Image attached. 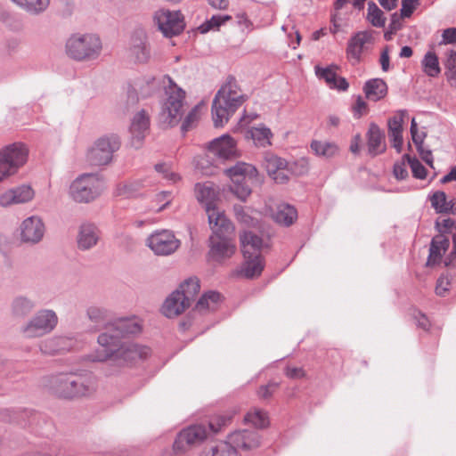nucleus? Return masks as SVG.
I'll return each mask as SVG.
<instances>
[{
    "label": "nucleus",
    "mask_w": 456,
    "mask_h": 456,
    "mask_svg": "<svg viewBox=\"0 0 456 456\" xmlns=\"http://www.w3.org/2000/svg\"><path fill=\"white\" fill-rule=\"evenodd\" d=\"M212 235L208 239L210 261L221 264L231 258L236 251L235 229L226 216H210Z\"/></svg>",
    "instance_id": "nucleus-1"
},
{
    "label": "nucleus",
    "mask_w": 456,
    "mask_h": 456,
    "mask_svg": "<svg viewBox=\"0 0 456 456\" xmlns=\"http://www.w3.org/2000/svg\"><path fill=\"white\" fill-rule=\"evenodd\" d=\"M231 421L232 417L215 416L207 424L200 423L183 429L174 442L175 452L183 453L191 447L200 444L210 434L216 435Z\"/></svg>",
    "instance_id": "nucleus-2"
},
{
    "label": "nucleus",
    "mask_w": 456,
    "mask_h": 456,
    "mask_svg": "<svg viewBox=\"0 0 456 456\" xmlns=\"http://www.w3.org/2000/svg\"><path fill=\"white\" fill-rule=\"evenodd\" d=\"M98 344L100 348L91 356L94 362H105L112 359L132 363L142 355V348L138 344L125 342L119 345L118 336L102 333L98 337Z\"/></svg>",
    "instance_id": "nucleus-3"
},
{
    "label": "nucleus",
    "mask_w": 456,
    "mask_h": 456,
    "mask_svg": "<svg viewBox=\"0 0 456 456\" xmlns=\"http://www.w3.org/2000/svg\"><path fill=\"white\" fill-rule=\"evenodd\" d=\"M245 100V96L238 93L235 77H229L226 84L218 90L212 102L214 126L216 127L223 126L224 121H227L228 116L234 113Z\"/></svg>",
    "instance_id": "nucleus-4"
},
{
    "label": "nucleus",
    "mask_w": 456,
    "mask_h": 456,
    "mask_svg": "<svg viewBox=\"0 0 456 456\" xmlns=\"http://www.w3.org/2000/svg\"><path fill=\"white\" fill-rule=\"evenodd\" d=\"M169 85L166 87L167 98L159 114L158 124L161 129L175 126L183 115L185 92L167 76Z\"/></svg>",
    "instance_id": "nucleus-5"
},
{
    "label": "nucleus",
    "mask_w": 456,
    "mask_h": 456,
    "mask_svg": "<svg viewBox=\"0 0 456 456\" xmlns=\"http://www.w3.org/2000/svg\"><path fill=\"white\" fill-rule=\"evenodd\" d=\"M50 388L57 396L65 399L87 395L94 391V387L86 384L83 378L67 373L53 376L50 380Z\"/></svg>",
    "instance_id": "nucleus-6"
},
{
    "label": "nucleus",
    "mask_w": 456,
    "mask_h": 456,
    "mask_svg": "<svg viewBox=\"0 0 456 456\" xmlns=\"http://www.w3.org/2000/svg\"><path fill=\"white\" fill-rule=\"evenodd\" d=\"M102 49L100 37L94 34L73 35L66 44L69 56L77 61L97 58Z\"/></svg>",
    "instance_id": "nucleus-7"
},
{
    "label": "nucleus",
    "mask_w": 456,
    "mask_h": 456,
    "mask_svg": "<svg viewBox=\"0 0 456 456\" xmlns=\"http://www.w3.org/2000/svg\"><path fill=\"white\" fill-rule=\"evenodd\" d=\"M103 190V183L95 175L86 174L77 178L70 185L69 194L77 202H89Z\"/></svg>",
    "instance_id": "nucleus-8"
},
{
    "label": "nucleus",
    "mask_w": 456,
    "mask_h": 456,
    "mask_svg": "<svg viewBox=\"0 0 456 456\" xmlns=\"http://www.w3.org/2000/svg\"><path fill=\"white\" fill-rule=\"evenodd\" d=\"M120 142L115 134L99 138L94 145L88 151L87 161L94 166H102L109 164L113 153L118 150Z\"/></svg>",
    "instance_id": "nucleus-9"
},
{
    "label": "nucleus",
    "mask_w": 456,
    "mask_h": 456,
    "mask_svg": "<svg viewBox=\"0 0 456 456\" xmlns=\"http://www.w3.org/2000/svg\"><path fill=\"white\" fill-rule=\"evenodd\" d=\"M153 20L163 36L167 38L179 36L186 26L180 11L159 10L155 12Z\"/></svg>",
    "instance_id": "nucleus-10"
},
{
    "label": "nucleus",
    "mask_w": 456,
    "mask_h": 456,
    "mask_svg": "<svg viewBox=\"0 0 456 456\" xmlns=\"http://www.w3.org/2000/svg\"><path fill=\"white\" fill-rule=\"evenodd\" d=\"M58 322L57 315L51 310L38 312L23 328L26 338H37L52 331Z\"/></svg>",
    "instance_id": "nucleus-11"
},
{
    "label": "nucleus",
    "mask_w": 456,
    "mask_h": 456,
    "mask_svg": "<svg viewBox=\"0 0 456 456\" xmlns=\"http://www.w3.org/2000/svg\"><path fill=\"white\" fill-rule=\"evenodd\" d=\"M149 248L159 256H168L175 252L181 245L173 232L168 230L156 231L147 239Z\"/></svg>",
    "instance_id": "nucleus-12"
},
{
    "label": "nucleus",
    "mask_w": 456,
    "mask_h": 456,
    "mask_svg": "<svg viewBox=\"0 0 456 456\" xmlns=\"http://www.w3.org/2000/svg\"><path fill=\"white\" fill-rule=\"evenodd\" d=\"M28 148L20 142L7 144L0 149V158L18 174L28 159Z\"/></svg>",
    "instance_id": "nucleus-13"
},
{
    "label": "nucleus",
    "mask_w": 456,
    "mask_h": 456,
    "mask_svg": "<svg viewBox=\"0 0 456 456\" xmlns=\"http://www.w3.org/2000/svg\"><path fill=\"white\" fill-rule=\"evenodd\" d=\"M208 155H213L220 162L235 159L239 157L235 140L229 134H224L212 140L208 146Z\"/></svg>",
    "instance_id": "nucleus-14"
},
{
    "label": "nucleus",
    "mask_w": 456,
    "mask_h": 456,
    "mask_svg": "<svg viewBox=\"0 0 456 456\" xmlns=\"http://www.w3.org/2000/svg\"><path fill=\"white\" fill-rule=\"evenodd\" d=\"M195 196L199 202L204 204L206 212L208 216V223H210V216L214 214L216 216H225L216 208V200H218L219 192L216 190V186L211 182L195 184Z\"/></svg>",
    "instance_id": "nucleus-15"
},
{
    "label": "nucleus",
    "mask_w": 456,
    "mask_h": 456,
    "mask_svg": "<svg viewBox=\"0 0 456 456\" xmlns=\"http://www.w3.org/2000/svg\"><path fill=\"white\" fill-rule=\"evenodd\" d=\"M35 197L34 189L28 184L10 188L0 194V206L9 208L12 205L24 204Z\"/></svg>",
    "instance_id": "nucleus-16"
},
{
    "label": "nucleus",
    "mask_w": 456,
    "mask_h": 456,
    "mask_svg": "<svg viewBox=\"0 0 456 456\" xmlns=\"http://www.w3.org/2000/svg\"><path fill=\"white\" fill-rule=\"evenodd\" d=\"M238 451L249 452L260 446L261 436L256 429H240L232 432L227 437Z\"/></svg>",
    "instance_id": "nucleus-17"
},
{
    "label": "nucleus",
    "mask_w": 456,
    "mask_h": 456,
    "mask_svg": "<svg viewBox=\"0 0 456 456\" xmlns=\"http://www.w3.org/2000/svg\"><path fill=\"white\" fill-rule=\"evenodd\" d=\"M106 331L109 335L118 336V341L121 338H126L130 335L140 333L141 323L140 320L136 318L120 319L114 323H108L104 325Z\"/></svg>",
    "instance_id": "nucleus-18"
},
{
    "label": "nucleus",
    "mask_w": 456,
    "mask_h": 456,
    "mask_svg": "<svg viewBox=\"0 0 456 456\" xmlns=\"http://www.w3.org/2000/svg\"><path fill=\"white\" fill-rule=\"evenodd\" d=\"M368 154L371 158L384 153L387 150L385 133L375 123H370L366 134Z\"/></svg>",
    "instance_id": "nucleus-19"
},
{
    "label": "nucleus",
    "mask_w": 456,
    "mask_h": 456,
    "mask_svg": "<svg viewBox=\"0 0 456 456\" xmlns=\"http://www.w3.org/2000/svg\"><path fill=\"white\" fill-rule=\"evenodd\" d=\"M21 239L26 242H38L44 235L45 225L37 216L25 219L21 224Z\"/></svg>",
    "instance_id": "nucleus-20"
},
{
    "label": "nucleus",
    "mask_w": 456,
    "mask_h": 456,
    "mask_svg": "<svg viewBox=\"0 0 456 456\" xmlns=\"http://www.w3.org/2000/svg\"><path fill=\"white\" fill-rule=\"evenodd\" d=\"M337 66L330 65L326 68L315 67V74L320 79H323L332 89L338 91H346L349 84L345 77H338L336 72Z\"/></svg>",
    "instance_id": "nucleus-21"
},
{
    "label": "nucleus",
    "mask_w": 456,
    "mask_h": 456,
    "mask_svg": "<svg viewBox=\"0 0 456 456\" xmlns=\"http://www.w3.org/2000/svg\"><path fill=\"white\" fill-rule=\"evenodd\" d=\"M450 247V240L446 235L436 234L431 240L429 245V255L426 265L432 267L440 264L444 254Z\"/></svg>",
    "instance_id": "nucleus-22"
},
{
    "label": "nucleus",
    "mask_w": 456,
    "mask_h": 456,
    "mask_svg": "<svg viewBox=\"0 0 456 456\" xmlns=\"http://www.w3.org/2000/svg\"><path fill=\"white\" fill-rule=\"evenodd\" d=\"M224 174L232 183H239L244 180H257L258 171L250 164L237 162L234 166L224 169Z\"/></svg>",
    "instance_id": "nucleus-23"
},
{
    "label": "nucleus",
    "mask_w": 456,
    "mask_h": 456,
    "mask_svg": "<svg viewBox=\"0 0 456 456\" xmlns=\"http://www.w3.org/2000/svg\"><path fill=\"white\" fill-rule=\"evenodd\" d=\"M189 307L183 296L176 289L164 302L162 313L165 316L172 318L181 314Z\"/></svg>",
    "instance_id": "nucleus-24"
},
{
    "label": "nucleus",
    "mask_w": 456,
    "mask_h": 456,
    "mask_svg": "<svg viewBox=\"0 0 456 456\" xmlns=\"http://www.w3.org/2000/svg\"><path fill=\"white\" fill-rule=\"evenodd\" d=\"M248 256L249 257H244L240 273L248 279L257 278L261 275L265 268L264 257L261 253L248 254Z\"/></svg>",
    "instance_id": "nucleus-25"
},
{
    "label": "nucleus",
    "mask_w": 456,
    "mask_h": 456,
    "mask_svg": "<svg viewBox=\"0 0 456 456\" xmlns=\"http://www.w3.org/2000/svg\"><path fill=\"white\" fill-rule=\"evenodd\" d=\"M401 116H394L388 119V135L392 142V147H394L398 153L403 149V116L405 110L400 111Z\"/></svg>",
    "instance_id": "nucleus-26"
},
{
    "label": "nucleus",
    "mask_w": 456,
    "mask_h": 456,
    "mask_svg": "<svg viewBox=\"0 0 456 456\" xmlns=\"http://www.w3.org/2000/svg\"><path fill=\"white\" fill-rule=\"evenodd\" d=\"M240 241L243 257H249L248 254L260 253L263 248V240L251 231H244L240 234Z\"/></svg>",
    "instance_id": "nucleus-27"
},
{
    "label": "nucleus",
    "mask_w": 456,
    "mask_h": 456,
    "mask_svg": "<svg viewBox=\"0 0 456 456\" xmlns=\"http://www.w3.org/2000/svg\"><path fill=\"white\" fill-rule=\"evenodd\" d=\"M370 39L371 36L367 31H360L354 34L347 44V56L354 59L356 62H359L364 45L370 41Z\"/></svg>",
    "instance_id": "nucleus-28"
},
{
    "label": "nucleus",
    "mask_w": 456,
    "mask_h": 456,
    "mask_svg": "<svg viewBox=\"0 0 456 456\" xmlns=\"http://www.w3.org/2000/svg\"><path fill=\"white\" fill-rule=\"evenodd\" d=\"M428 200L436 214L451 215L456 206L455 200H448L446 193L443 191L433 192L428 196Z\"/></svg>",
    "instance_id": "nucleus-29"
},
{
    "label": "nucleus",
    "mask_w": 456,
    "mask_h": 456,
    "mask_svg": "<svg viewBox=\"0 0 456 456\" xmlns=\"http://www.w3.org/2000/svg\"><path fill=\"white\" fill-rule=\"evenodd\" d=\"M363 92L369 100L377 102L387 95V85L381 78H372L365 82Z\"/></svg>",
    "instance_id": "nucleus-30"
},
{
    "label": "nucleus",
    "mask_w": 456,
    "mask_h": 456,
    "mask_svg": "<svg viewBox=\"0 0 456 456\" xmlns=\"http://www.w3.org/2000/svg\"><path fill=\"white\" fill-rule=\"evenodd\" d=\"M127 58L131 62L138 63L142 53V30L136 29L128 38L126 48Z\"/></svg>",
    "instance_id": "nucleus-31"
},
{
    "label": "nucleus",
    "mask_w": 456,
    "mask_h": 456,
    "mask_svg": "<svg viewBox=\"0 0 456 456\" xmlns=\"http://www.w3.org/2000/svg\"><path fill=\"white\" fill-rule=\"evenodd\" d=\"M99 239L98 230L93 224H83L80 227L77 237V244L79 248L88 249L94 246Z\"/></svg>",
    "instance_id": "nucleus-32"
},
{
    "label": "nucleus",
    "mask_w": 456,
    "mask_h": 456,
    "mask_svg": "<svg viewBox=\"0 0 456 456\" xmlns=\"http://www.w3.org/2000/svg\"><path fill=\"white\" fill-rule=\"evenodd\" d=\"M222 299L223 296L221 293L214 290L207 291L200 297L194 310L200 313L207 310L215 311Z\"/></svg>",
    "instance_id": "nucleus-33"
},
{
    "label": "nucleus",
    "mask_w": 456,
    "mask_h": 456,
    "mask_svg": "<svg viewBox=\"0 0 456 456\" xmlns=\"http://www.w3.org/2000/svg\"><path fill=\"white\" fill-rule=\"evenodd\" d=\"M276 223L284 226L291 225L297 217V209L289 204H280L273 214Z\"/></svg>",
    "instance_id": "nucleus-34"
},
{
    "label": "nucleus",
    "mask_w": 456,
    "mask_h": 456,
    "mask_svg": "<svg viewBox=\"0 0 456 456\" xmlns=\"http://www.w3.org/2000/svg\"><path fill=\"white\" fill-rule=\"evenodd\" d=\"M177 289L191 306L195 296L200 292V280L197 277H190L182 282Z\"/></svg>",
    "instance_id": "nucleus-35"
},
{
    "label": "nucleus",
    "mask_w": 456,
    "mask_h": 456,
    "mask_svg": "<svg viewBox=\"0 0 456 456\" xmlns=\"http://www.w3.org/2000/svg\"><path fill=\"white\" fill-rule=\"evenodd\" d=\"M273 136L268 127H252L247 132V137H250L254 143L258 147H266L271 145L270 139Z\"/></svg>",
    "instance_id": "nucleus-36"
},
{
    "label": "nucleus",
    "mask_w": 456,
    "mask_h": 456,
    "mask_svg": "<svg viewBox=\"0 0 456 456\" xmlns=\"http://www.w3.org/2000/svg\"><path fill=\"white\" fill-rule=\"evenodd\" d=\"M421 65L423 72L430 77H436L441 73L439 60L434 52L428 51L424 55Z\"/></svg>",
    "instance_id": "nucleus-37"
},
{
    "label": "nucleus",
    "mask_w": 456,
    "mask_h": 456,
    "mask_svg": "<svg viewBox=\"0 0 456 456\" xmlns=\"http://www.w3.org/2000/svg\"><path fill=\"white\" fill-rule=\"evenodd\" d=\"M203 454L204 456H240L229 439L211 446L209 449H205Z\"/></svg>",
    "instance_id": "nucleus-38"
},
{
    "label": "nucleus",
    "mask_w": 456,
    "mask_h": 456,
    "mask_svg": "<svg viewBox=\"0 0 456 456\" xmlns=\"http://www.w3.org/2000/svg\"><path fill=\"white\" fill-rule=\"evenodd\" d=\"M310 147L315 155L327 159L334 157L338 152V147L334 142L313 140Z\"/></svg>",
    "instance_id": "nucleus-39"
},
{
    "label": "nucleus",
    "mask_w": 456,
    "mask_h": 456,
    "mask_svg": "<svg viewBox=\"0 0 456 456\" xmlns=\"http://www.w3.org/2000/svg\"><path fill=\"white\" fill-rule=\"evenodd\" d=\"M131 143L135 148H140L142 143V112H137L130 125Z\"/></svg>",
    "instance_id": "nucleus-40"
},
{
    "label": "nucleus",
    "mask_w": 456,
    "mask_h": 456,
    "mask_svg": "<svg viewBox=\"0 0 456 456\" xmlns=\"http://www.w3.org/2000/svg\"><path fill=\"white\" fill-rule=\"evenodd\" d=\"M367 20L376 28H384L387 20L384 12L372 1L368 3Z\"/></svg>",
    "instance_id": "nucleus-41"
},
{
    "label": "nucleus",
    "mask_w": 456,
    "mask_h": 456,
    "mask_svg": "<svg viewBox=\"0 0 456 456\" xmlns=\"http://www.w3.org/2000/svg\"><path fill=\"white\" fill-rule=\"evenodd\" d=\"M244 421L251 423L256 428H265L269 426L267 413L262 410L248 412L244 417Z\"/></svg>",
    "instance_id": "nucleus-42"
},
{
    "label": "nucleus",
    "mask_w": 456,
    "mask_h": 456,
    "mask_svg": "<svg viewBox=\"0 0 456 456\" xmlns=\"http://www.w3.org/2000/svg\"><path fill=\"white\" fill-rule=\"evenodd\" d=\"M230 15H213L209 20L201 24L198 29L201 34L208 33L210 30H218L226 21L231 20Z\"/></svg>",
    "instance_id": "nucleus-43"
},
{
    "label": "nucleus",
    "mask_w": 456,
    "mask_h": 456,
    "mask_svg": "<svg viewBox=\"0 0 456 456\" xmlns=\"http://www.w3.org/2000/svg\"><path fill=\"white\" fill-rule=\"evenodd\" d=\"M265 169L269 175L276 174L279 169H286L287 161L273 153L265 156Z\"/></svg>",
    "instance_id": "nucleus-44"
},
{
    "label": "nucleus",
    "mask_w": 456,
    "mask_h": 456,
    "mask_svg": "<svg viewBox=\"0 0 456 456\" xmlns=\"http://www.w3.org/2000/svg\"><path fill=\"white\" fill-rule=\"evenodd\" d=\"M286 170L295 176L305 175L309 172V160L303 157L293 162H287Z\"/></svg>",
    "instance_id": "nucleus-45"
},
{
    "label": "nucleus",
    "mask_w": 456,
    "mask_h": 456,
    "mask_svg": "<svg viewBox=\"0 0 456 456\" xmlns=\"http://www.w3.org/2000/svg\"><path fill=\"white\" fill-rule=\"evenodd\" d=\"M403 159L406 160L409 164L412 176L417 179H425L428 175L427 168L421 164V162L416 158L412 157L408 153H405L403 156Z\"/></svg>",
    "instance_id": "nucleus-46"
},
{
    "label": "nucleus",
    "mask_w": 456,
    "mask_h": 456,
    "mask_svg": "<svg viewBox=\"0 0 456 456\" xmlns=\"http://www.w3.org/2000/svg\"><path fill=\"white\" fill-rule=\"evenodd\" d=\"M28 12L37 13L46 9L49 0H12Z\"/></svg>",
    "instance_id": "nucleus-47"
},
{
    "label": "nucleus",
    "mask_w": 456,
    "mask_h": 456,
    "mask_svg": "<svg viewBox=\"0 0 456 456\" xmlns=\"http://www.w3.org/2000/svg\"><path fill=\"white\" fill-rule=\"evenodd\" d=\"M256 180H244L243 182L232 183L231 191L237 196L238 199L245 201L252 192L248 183H253Z\"/></svg>",
    "instance_id": "nucleus-48"
},
{
    "label": "nucleus",
    "mask_w": 456,
    "mask_h": 456,
    "mask_svg": "<svg viewBox=\"0 0 456 456\" xmlns=\"http://www.w3.org/2000/svg\"><path fill=\"white\" fill-rule=\"evenodd\" d=\"M435 229L438 234L452 233V230H456V221L450 217L442 220L437 218L435 222Z\"/></svg>",
    "instance_id": "nucleus-49"
},
{
    "label": "nucleus",
    "mask_w": 456,
    "mask_h": 456,
    "mask_svg": "<svg viewBox=\"0 0 456 456\" xmlns=\"http://www.w3.org/2000/svg\"><path fill=\"white\" fill-rule=\"evenodd\" d=\"M33 304L25 297H19L13 303V311L17 315H24L31 311Z\"/></svg>",
    "instance_id": "nucleus-50"
},
{
    "label": "nucleus",
    "mask_w": 456,
    "mask_h": 456,
    "mask_svg": "<svg viewBox=\"0 0 456 456\" xmlns=\"http://www.w3.org/2000/svg\"><path fill=\"white\" fill-rule=\"evenodd\" d=\"M280 384L275 381H270L266 385L260 386L257 390V395L264 400L270 399L279 388Z\"/></svg>",
    "instance_id": "nucleus-51"
},
{
    "label": "nucleus",
    "mask_w": 456,
    "mask_h": 456,
    "mask_svg": "<svg viewBox=\"0 0 456 456\" xmlns=\"http://www.w3.org/2000/svg\"><path fill=\"white\" fill-rule=\"evenodd\" d=\"M89 319L95 323V329H100L104 324L105 313L99 307L92 306L88 309Z\"/></svg>",
    "instance_id": "nucleus-52"
},
{
    "label": "nucleus",
    "mask_w": 456,
    "mask_h": 456,
    "mask_svg": "<svg viewBox=\"0 0 456 456\" xmlns=\"http://www.w3.org/2000/svg\"><path fill=\"white\" fill-rule=\"evenodd\" d=\"M410 132L413 143L416 145L417 150H419L420 146L423 145L424 138L427 134L426 133L419 134L418 125L415 118L411 119Z\"/></svg>",
    "instance_id": "nucleus-53"
},
{
    "label": "nucleus",
    "mask_w": 456,
    "mask_h": 456,
    "mask_svg": "<svg viewBox=\"0 0 456 456\" xmlns=\"http://www.w3.org/2000/svg\"><path fill=\"white\" fill-rule=\"evenodd\" d=\"M412 318L415 320L416 325L424 330H428L430 328V322L427 315L418 309H413L411 313Z\"/></svg>",
    "instance_id": "nucleus-54"
},
{
    "label": "nucleus",
    "mask_w": 456,
    "mask_h": 456,
    "mask_svg": "<svg viewBox=\"0 0 456 456\" xmlns=\"http://www.w3.org/2000/svg\"><path fill=\"white\" fill-rule=\"evenodd\" d=\"M154 169L163 175L164 178L175 182L179 179V175L170 170V167L167 163H158L154 166Z\"/></svg>",
    "instance_id": "nucleus-55"
},
{
    "label": "nucleus",
    "mask_w": 456,
    "mask_h": 456,
    "mask_svg": "<svg viewBox=\"0 0 456 456\" xmlns=\"http://www.w3.org/2000/svg\"><path fill=\"white\" fill-rule=\"evenodd\" d=\"M419 4V0H402V8L400 10L402 16L410 18L413 14Z\"/></svg>",
    "instance_id": "nucleus-56"
},
{
    "label": "nucleus",
    "mask_w": 456,
    "mask_h": 456,
    "mask_svg": "<svg viewBox=\"0 0 456 456\" xmlns=\"http://www.w3.org/2000/svg\"><path fill=\"white\" fill-rule=\"evenodd\" d=\"M197 119V108H193L185 117L181 126V131L183 135L190 131Z\"/></svg>",
    "instance_id": "nucleus-57"
},
{
    "label": "nucleus",
    "mask_w": 456,
    "mask_h": 456,
    "mask_svg": "<svg viewBox=\"0 0 456 456\" xmlns=\"http://www.w3.org/2000/svg\"><path fill=\"white\" fill-rule=\"evenodd\" d=\"M451 281L448 276L441 275L436 281V294L439 297H444L449 291Z\"/></svg>",
    "instance_id": "nucleus-58"
},
{
    "label": "nucleus",
    "mask_w": 456,
    "mask_h": 456,
    "mask_svg": "<svg viewBox=\"0 0 456 456\" xmlns=\"http://www.w3.org/2000/svg\"><path fill=\"white\" fill-rule=\"evenodd\" d=\"M61 341H62L61 338H53V339H49L47 341H45L41 345V350L45 354H53L60 351V348H58L57 346H59Z\"/></svg>",
    "instance_id": "nucleus-59"
},
{
    "label": "nucleus",
    "mask_w": 456,
    "mask_h": 456,
    "mask_svg": "<svg viewBox=\"0 0 456 456\" xmlns=\"http://www.w3.org/2000/svg\"><path fill=\"white\" fill-rule=\"evenodd\" d=\"M404 161L403 162H395L394 164L393 174L397 180H404L409 175Z\"/></svg>",
    "instance_id": "nucleus-60"
},
{
    "label": "nucleus",
    "mask_w": 456,
    "mask_h": 456,
    "mask_svg": "<svg viewBox=\"0 0 456 456\" xmlns=\"http://www.w3.org/2000/svg\"><path fill=\"white\" fill-rule=\"evenodd\" d=\"M17 175L12 168H11L1 158H0V183L7 181L11 177Z\"/></svg>",
    "instance_id": "nucleus-61"
},
{
    "label": "nucleus",
    "mask_w": 456,
    "mask_h": 456,
    "mask_svg": "<svg viewBox=\"0 0 456 456\" xmlns=\"http://www.w3.org/2000/svg\"><path fill=\"white\" fill-rule=\"evenodd\" d=\"M367 110V103L364 102L362 97L359 95L356 99L355 104L353 107L354 117L357 118H361L364 113H366Z\"/></svg>",
    "instance_id": "nucleus-62"
},
{
    "label": "nucleus",
    "mask_w": 456,
    "mask_h": 456,
    "mask_svg": "<svg viewBox=\"0 0 456 456\" xmlns=\"http://www.w3.org/2000/svg\"><path fill=\"white\" fill-rule=\"evenodd\" d=\"M285 375L292 379H299L305 376V372L301 367L287 366L285 369Z\"/></svg>",
    "instance_id": "nucleus-63"
},
{
    "label": "nucleus",
    "mask_w": 456,
    "mask_h": 456,
    "mask_svg": "<svg viewBox=\"0 0 456 456\" xmlns=\"http://www.w3.org/2000/svg\"><path fill=\"white\" fill-rule=\"evenodd\" d=\"M446 267H456V234L452 235V249L444 259Z\"/></svg>",
    "instance_id": "nucleus-64"
}]
</instances>
